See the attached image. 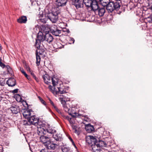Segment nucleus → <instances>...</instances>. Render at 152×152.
Instances as JSON below:
<instances>
[{"mask_svg":"<svg viewBox=\"0 0 152 152\" xmlns=\"http://www.w3.org/2000/svg\"><path fill=\"white\" fill-rule=\"evenodd\" d=\"M89 120V118H86L85 117V118L84 119V120L88 122Z\"/></svg>","mask_w":152,"mask_h":152,"instance_id":"5fc2aeb1","label":"nucleus"},{"mask_svg":"<svg viewBox=\"0 0 152 152\" xmlns=\"http://www.w3.org/2000/svg\"><path fill=\"white\" fill-rule=\"evenodd\" d=\"M138 1H137V2H136L135 1H130L128 4L125 5L128 8H129L130 10H131L136 7H138L139 4L142 3V1H140L138 3Z\"/></svg>","mask_w":152,"mask_h":152,"instance_id":"0eeeda50","label":"nucleus"},{"mask_svg":"<svg viewBox=\"0 0 152 152\" xmlns=\"http://www.w3.org/2000/svg\"><path fill=\"white\" fill-rule=\"evenodd\" d=\"M0 66L3 68H4V67H6V66L4 64V63H2V62H0Z\"/></svg>","mask_w":152,"mask_h":152,"instance_id":"49530a36","label":"nucleus"},{"mask_svg":"<svg viewBox=\"0 0 152 152\" xmlns=\"http://www.w3.org/2000/svg\"><path fill=\"white\" fill-rule=\"evenodd\" d=\"M81 115H82L81 114L76 113V114L75 115H72V117L74 118H75L77 117L80 118V116Z\"/></svg>","mask_w":152,"mask_h":152,"instance_id":"ea45409f","label":"nucleus"},{"mask_svg":"<svg viewBox=\"0 0 152 152\" xmlns=\"http://www.w3.org/2000/svg\"><path fill=\"white\" fill-rule=\"evenodd\" d=\"M88 137L90 141V142H89V144L94 152L100 150L103 147H107L110 145L109 144L110 143L108 142L100 140L95 136L89 135Z\"/></svg>","mask_w":152,"mask_h":152,"instance_id":"f03ea898","label":"nucleus"},{"mask_svg":"<svg viewBox=\"0 0 152 152\" xmlns=\"http://www.w3.org/2000/svg\"><path fill=\"white\" fill-rule=\"evenodd\" d=\"M40 152H48V149L45 148L42 149L41 150Z\"/></svg>","mask_w":152,"mask_h":152,"instance_id":"8fccbe9b","label":"nucleus"},{"mask_svg":"<svg viewBox=\"0 0 152 152\" xmlns=\"http://www.w3.org/2000/svg\"><path fill=\"white\" fill-rule=\"evenodd\" d=\"M42 78L45 83L47 85H49L51 83L50 77L48 74H45L42 76Z\"/></svg>","mask_w":152,"mask_h":152,"instance_id":"4468645a","label":"nucleus"},{"mask_svg":"<svg viewBox=\"0 0 152 152\" xmlns=\"http://www.w3.org/2000/svg\"><path fill=\"white\" fill-rule=\"evenodd\" d=\"M55 45L56 49H61L64 47V45L62 44L60 42H57Z\"/></svg>","mask_w":152,"mask_h":152,"instance_id":"c756f323","label":"nucleus"},{"mask_svg":"<svg viewBox=\"0 0 152 152\" xmlns=\"http://www.w3.org/2000/svg\"><path fill=\"white\" fill-rule=\"evenodd\" d=\"M29 72H30L31 74V75L33 77H34V76H35V75L34 73H33V71L31 70L30 71H29Z\"/></svg>","mask_w":152,"mask_h":152,"instance_id":"de8ad7c7","label":"nucleus"},{"mask_svg":"<svg viewBox=\"0 0 152 152\" xmlns=\"http://www.w3.org/2000/svg\"><path fill=\"white\" fill-rule=\"evenodd\" d=\"M145 21L147 23L148 22L150 23H152V16H150L144 19Z\"/></svg>","mask_w":152,"mask_h":152,"instance_id":"7c9ffc66","label":"nucleus"},{"mask_svg":"<svg viewBox=\"0 0 152 152\" xmlns=\"http://www.w3.org/2000/svg\"><path fill=\"white\" fill-rule=\"evenodd\" d=\"M61 103L62 104L63 106H64V105H66V102L65 100H64L63 98H61Z\"/></svg>","mask_w":152,"mask_h":152,"instance_id":"c03bdc74","label":"nucleus"},{"mask_svg":"<svg viewBox=\"0 0 152 152\" xmlns=\"http://www.w3.org/2000/svg\"><path fill=\"white\" fill-rule=\"evenodd\" d=\"M70 110L68 112V113L72 117V115H75L76 114V112L74 111V110H72V108H70Z\"/></svg>","mask_w":152,"mask_h":152,"instance_id":"e433bc0d","label":"nucleus"},{"mask_svg":"<svg viewBox=\"0 0 152 152\" xmlns=\"http://www.w3.org/2000/svg\"><path fill=\"white\" fill-rule=\"evenodd\" d=\"M23 102H24L26 103V104L27 105V108L26 109H30L29 108V107L30 106H31V105H29L27 103V102L26 101H24Z\"/></svg>","mask_w":152,"mask_h":152,"instance_id":"603ef678","label":"nucleus"},{"mask_svg":"<svg viewBox=\"0 0 152 152\" xmlns=\"http://www.w3.org/2000/svg\"><path fill=\"white\" fill-rule=\"evenodd\" d=\"M50 32L53 35L56 36H58L59 34L61 33V30H59L56 28H51L50 29Z\"/></svg>","mask_w":152,"mask_h":152,"instance_id":"ddd939ff","label":"nucleus"},{"mask_svg":"<svg viewBox=\"0 0 152 152\" xmlns=\"http://www.w3.org/2000/svg\"><path fill=\"white\" fill-rule=\"evenodd\" d=\"M7 84L9 87H13L16 85V80L13 77H10L7 81Z\"/></svg>","mask_w":152,"mask_h":152,"instance_id":"f8f14e48","label":"nucleus"},{"mask_svg":"<svg viewBox=\"0 0 152 152\" xmlns=\"http://www.w3.org/2000/svg\"><path fill=\"white\" fill-rule=\"evenodd\" d=\"M0 148L2 149V145H0Z\"/></svg>","mask_w":152,"mask_h":152,"instance_id":"69168bd1","label":"nucleus"},{"mask_svg":"<svg viewBox=\"0 0 152 152\" xmlns=\"http://www.w3.org/2000/svg\"><path fill=\"white\" fill-rule=\"evenodd\" d=\"M51 80L52 81V84L53 86H55L56 85V81L54 79V77H51Z\"/></svg>","mask_w":152,"mask_h":152,"instance_id":"37998d69","label":"nucleus"},{"mask_svg":"<svg viewBox=\"0 0 152 152\" xmlns=\"http://www.w3.org/2000/svg\"><path fill=\"white\" fill-rule=\"evenodd\" d=\"M54 108L56 110H58V108L56 106L55 107H54Z\"/></svg>","mask_w":152,"mask_h":152,"instance_id":"052dcab7","label":"nucleus"},{"mask_svg":"<svg viewBox=\"0 0 152 152\" xmlns=\"http://www.w3.org/2000/svg\"><path fill=\"white\" fill-rule=\"evenodd\" d=\"M20 70L21 72L28 79H29V77L26 73V72L24 71L23 69L22 68L20 67Z\"/></svg>","mask_w":152,"mask_h":152,"instance_id":"473e14b6","label":"nucleus"},{"mask_svg":"<svg viewBox=\"0 0 152 152\" xmlns=\"http://www.w3.org/2000/svg\"><path fill=\"white\" fill-rule=\"evenodd\" d=\"M62 150L63 152H71L70 148L69 147H64L62 148Z\"/></svg>","mask_w":152,"mask_h":152,"instance_id":"2f4dec72","label":"nucleus"},{"mask_svg":"<svg viewBox=\"0 0 152 152\" xmlns=\"http://www.w3.org/2000/svg\"><path fill=\"white\" fill-rule=\"evenodd\" d=\"M29 120L32 121V125H34L36 126L38 124V122L39 120V118H36V116L35 115H33L30 117L29 118Z\"/></svg>","mask_w":152,"mask_h":152,"instance_id":"dca6fc26","label":"nucleus"},{"mask_svg":"<svg viewBox=\"0 0 152 152\" xmlns=\"http://www.w3.org/2000/svg\"><path fill=\"white\" fill-rule=\"evenodd\" d=\"M121 1H109V2L108 3L107 8V10L108 12L111 13L114 10H119L121 7V4L118 1H120L121 2Z\"/></svg>","mask_w":152,"mask_h":152,"instance_id":"7ed1b4c3","label":"nucleus"},{"mask_svg":"<svg viewBox=\"0 0 152 152\" xmlns=\"http://www.w3.org/2000/svg\"><path fill=\"white\" fill-rule=\"evenodd\" d=\"M63 115V118L64 119L67 120L69 121L70 125H71L72 124H74V123L73 121L72 120V118H70L69 116H66L64 115Z\"/></svg>","mask_w":152,"mask_h":152,"instance_id":"bb28decb","label":"nucleus"},{"mask_svg":"<svg viewBox=\"0 0 152 152\" xmlns=\"http://www.w3.org/2000/svg\"><path fill=\"white\" fill-rule=\"evenodd\" d=\"M53 137L57 141H61L63 140L62 135L60 133L53 134Z\"/></svg>","mask_w":152,"mask_h":152,"instance_id":"a211bd4d","label":"nucleus"},{"mask_svg":"<svg viewBox=\"0 0 152 152\" xmlns=\"http://www.w3.org/2000/svg\"><path fill=\"white\" fill-rule=\"evenodd\" d=\"M45 40L50 43L53 41V38L52 35L49 33L46 34L45 35Z\"/></svg>","mask_w":152,"mask_h":152,"instance_id":"6ab92c4d","label":"nucleus"},{"mask_svg":"<svg viewBox=\"0 0 152 152\" xmlns=\"http://www.w3.org/2000/svg\"><path fill=\"white\" fill-rule=\"evenodd\" d=\"M27 21V17L26 16H22L17 19V22L20 23H25Z\"/></svg>","mask_w":152,"mask_h":152,"instance_id":"4be33fe9","label":"nucleus"},{"mask_svg":"<svg viewBox=\"0 0 152 152\" xmlns=\"http://www.w3.org/2000/svg\"><path fill=\"white\" fill-rule=\"evenodd\" d=\"M46 132H47L48 133H50L51 134H55L56 132V130L54 129H53L50 127H49L48 129H46L45 130Z\"/></svg>","mask_w":152,"mask_h":152,"instance_id":"393cba45","label":"nucleus"},{"mask_svg":"<svg viewBox=\"0 0 152 152\" xmlns=\"http://www.w3.org/2000/svg\"><path fill=\"white\" fill-rule=\"evenodd\" d=\"M36 48H37V50H36V51H37L38 52V54L39 55H43L44 54V53H45V49L44 47H41L40 46V44H39V47H37V46L35 45Z\"/></svg>","mask_w":152,"mask_h":152,"instance_id":"412c9836","label":"nucleus"},{"mask_svg":"<svg viewBox=\"0 0 152 152\" xmlns=\"http://www.w3.org/2000/svg\"><path fill=\"white\" fill-rule=\"evenodd\" d=\"M105 12V9L104 7H100L97 10L96 13L100 16H102Z\"/></svg>","mask_w":152,"mask_h":152,"instance_id":"aec40b11","label":"nucleus"},{"mask_svg":"<svg viewBox=\"0 0 152 152\" xmlns=\"http://www.w3.org/2000/svg\"><path fill=\"white\" fill-rule=\"evenodd\" d=\"M92 1L93 2L92 6L90 8L91 10H93L96 13L97 10L99 7V6L97 1Z\"/></svg>","mask_w":152,"mask_h":152,"instance_id":"9b49d317","label":"nucleus"},{"mask_svg":"<svg viewBox=\"0 0 152 152\" xmlns=\"http://www.w3.org/2000/svg\"><path fill=\"white\" fill-rule=\"evenodd\" d=\"M3 147L2 146V149L0 148V152H3Z\"/></svg>","mask_w":152,"mask_h":152,"instance_id":"bf43d9fd","label":"nucleus"},{"mask_svg":"<svg viewBox=\"0 0 152 152\" xmlns=\"http://www.w3.org/2000/svg\"><path fill=\"white\" fill-rule=\"evenodd\" d=\"M138 7V9L137 10H136V15H140V14H141V15L142 14V12H141L142 10L140 8Z\"/></svg>","mask_w":152,"mask_h":152,"instance_id":"58836bf2","label":"nucleus"},{"mask_svg":"<svg viewBox=\"0 0 152 152\" xmlns=\"http://www.w3.org/2000/svg\"><path fill=\"white\" fill-rule=\"evenodd\" d=\"M25 67L27 69V70L29 72L31 70L29 66L27 64H25Z\"/></svg>","mask_w":152,"mask_h":152,"instance_id":"79ce46f5","label":"nucleus"},{"mask_svg":"<svg viewBox=\"0 0 152 152\" xmlns=\"http://www.w3.org/2000/svg\"><path fill=\"white\" fill-rule=\"evenodd\" d=\"M10 108L12 113L13 114H17L18 113H20V109L19 106H12Z\"/></svg>","mask_w":152,"mask_h":152,"instance_id":"2eb2a0df","label":"nucleus"},{"mask_svg":"<svg viewBox=\"0 0 152 152\" xmlns=\"http://www.w3.org/2000/svg\"><path fill=\"white\" fill-rule=\"evenodd\" d=\"M52 86L50 85L49 86V87H48L49 89H51V90H52Z\"/></svg>","mask_w":152,"mask_h":152,"instance_id":"13d9d810","label":"nucleus"},{"mask_svg":"<svg viewBox=\"0 0 152 152\" xmlns=\"http://www.w3.org/2000/svg\"><path fill=\"white\" fill-rule=\"evenodd\" d=\"M15 98L16 100L18 102H23L24 100H23L21 96L19 94H17L15 95Z\"/></svg>","mask_w":152,"mask_h":152,"instance_id":"a878e982","label":"nucleus"},{"mask_svg":"<svg viewBox=\"0 0 152 152\" xmlns=\"http://www.w3.org/2000/svg\"><path fill=\"white\" fill-rule=\"evenodd\" d=\"M74 146V147H75L76 148H77V147H76V145H75V146Z\"/></svg>","mask_w":152,"mask_h":152,"instance_id":"338daca9","label":"nucleus"},{"mask_svg":"<svg viewBox=\"0 0 152 152\" xmlns=\"http://www.w3.org/2000/svg\"><path fill=\"white\" fill-rule=\"evenodd\" d=\"M5 68L6 69L8 74H10L11 76L13 75V73L12 70L9 65L6 66Z\"/></svg>","mask_w":152,"mask_h":152,"instance_id":"cd10ccee","label":"nucleus"},{"mask_svg":"<svg viewBox=\"0 0 152 152\" xmlns=\"http://www.w3.org/2000/svg\"><path fill=\"white\" fill-rule=\"evenodd\" d=\"M64 110V111L66 112H67L68 113V112L70 110V108H69L68 107L67 104L64 105V106H63Z\"/></svg>","mask_w":152,"mask_h":152,"instance_id":"c9c22d12","label":"nucleus"},{"mask_svg":"<svg viewBox=\"0 0 152 152\" xmlns=\"http://www.w3.org/2000/svg\"><path fill=\"white\" fill-rule=\"evenodd\" d=\"M60 13V10L58 7H52L50 10L46 12L45 14V18H39V20L43 23L46 22L49 19L52 22L55 23L58 20V15Z\"/></svg>","mask_w":152,"mask_h":152,"instance_id":"f257e3e1","label":"nucleus"},{"mask_svg":"<svg viewBox=\"0 0 152 152\" xmlns=\"http://www.w3.org/2000/svg\"><path fill=\"white\" fill-rule=\"evenodd\" d=\"M36 63L37 66H39L40 64V63L41 60V58L40 55L38 54V52L37 51H36Z\"/></svg>","mask_w":152,"mask_h":152,"instance_id":"b1692460","label":"nucleus"},{"mask_svg":"<svg viewBox=\"0 0 152 152\" xmlns=\"http://www.w3.org/2000/svg\"><path fill=\"white\" fill-rule=\"evenodd\" d=\"M67 1H56V4L58 7H62L65 5Z\"/></svg>","mask_w":152,"mask_h":152,"instance_id":"5701e85b","label":"nucleus"},{"mask_svg":"<svg viewBox=\"0 0 152 152\" xmlns=\"http://www.w3.org/2000/svg\"><path fill=\"white\" fill-rule=\"evenodd\" d=\"M45 35L43 33L39 31L37 34V38L36 39V42L35 45L37 46V47L39 48V44H41V42H43L45 40Z\"/></svg>","mask_w":152,"mask_h":152,"instance_id":"423d86ee","label":"nucleus"},{"mask_svg":"<svg viewBox=\"0 0 152 152\" xmlns=\"http://www.w3.org/2000/svg\"><path fill=\"white\" fill-rule=\"evenodd\" d=\"M47 149L50 150H55L58 146L57 145L52 142L50 140L45 145Z\"/></svg>","mask_w":152,"mask_h":152,"instance_id":"9d476101","label":"nucleus"},{"mask_svg":"<svg viewBox=\"0 0 152 152\" xmlns=\"http://www.w3.org/2000/svg\"><path fill=\"white\" fill-rule=\"evenodd\" d=\"M99 1L101 2L102 5L103 7L105 8V7H106L107 9L108 3L107 2H104V1Z\"/></svg>","mask_w":152,"mask_h":152,"instance_id":"f704fd0d","label":"nucleus"},{"mask_svg":"<svg viewBox=\"0 0 152 152\" xmlns=\"http://www.w3.org/2000/svg\"><path fill=\"white\" fill-rule=\"evenodd\" d=\"M85 129L88 133L92 132L94 131V126L91 125L90 124L85 125Z\"/></svg>","mask_w":152,"mask_h":152,"instance_id":"f3484780","label":"nucleus"},{"mask_svg":"<svg viewBox=\"0 0 152 152\" xmlns=\"http://www.w3.org/2000/svg\"><path fill=\"white\" fill-rule=\"evenodd\" d=\"M33 111L32 109H23L21 111L23 116L26 118H30L31 116V112H32Z\"/></svg>","mask_w":152,"mask_h":152,"instance_id":"1a4fd4ad","label":"nucleus"},{"mask_svg":"<svg viewBox=\"0 0 152 152\" xmlns=\"http://www.w3.org/2000/svg\"><path fill=\"white\" fill-rule=\"evenodd\" d=\"M70 126H71L72 129L73 130H75V133H78L79 131L77 129V127L76 125H74V124H72Z\"/></svg>","mask_w":152,"mask_h":152,"instance_id":"72a5a7b5","label":"nucleus"},{"mask_svg":"<svg viewBox=\"0 0 152 152\" xmlns=\"http://www.w3.org/2000/svg\"><path fill=\"white\" fill-rule=\"evenodd\" d=\"M58 113L60 114L61 115L63 118V115H64L63 113L61 112V111L59 110L58 108V110H56Z\"/></svg>","mask_w":152,"mask_h":152,"instance_id":"a18cd8bd","label":"nucleus"},{"mask_svg":"<svg viewBox=\"0 0 152 152\" xmlns=\"http://www.w3.org/2000/svg\"><path fill=\"white\" fill-rule=\"evenodd\" d=\"M1 49H2L1 46V44H0V50H1Z\"/></svg>","mask_w":152,"mask_h":152,"instance_id":"0e129e2a","label":"nucleus"},{"mask_svg":"<svg viewBox=\"0 0 152 152\" xmlns=\"http://www.w3.org/2000/svg\"><path fill=\"white\" fill-rule=\"evenodd\" d=\"M37 133L40 136V141L42 142L45 145L50 140V138L48 136L45 135L46 134V131L44 128H38Z\"/></svg>","mask_w":152,"mask_h":152,"instance_id":"20e7f679","label":"nucleus"},{"mask_svg":"<svg viewBox=\"0 0 152 152\" xmlns=\"http://www.w3.org/2000/svg\"><path fill=\"white\" fill-rule=\"evenodd\" d=\"M18 88L15 89L13 91H12V92L13 94H14L17 93L18 92Z\"/></svg>","mask_w":152,"mask_h":152,"instance_id":"3c124183","label":"nucleus"},{"mask_svg":"<svg viewBox=\"0 0 152 152\" xmlns=\"http://www.w3.org/2000/svg\"><path fill=\"white\" fill-rule=\"evenodd\" d=\"M70 41L71 42L70 43H74L75 42V40L73 38H70Z\"/></svg>","mask_w":152,"mask_h":152,"instance_id":"09e8293b","label":"nucleus"},{"mask_svg":"<svg viewBox=\"0 0 152 152\" xmlns=\"http://www.w3.org/2000/svg\"><path fill=\"white\" fill-rule=\"evenodd\" d=\"M49 100L50 101V104H53V101L51 100V99L50 98H49Z\"/></svg>","mask_w":152,"mask_h":152,"instance_id":"6e6d98bb","label":"nucleus"},{"mask_svg":"<svg viewBox=\"0 0 152 152\" xmlns=\"http://www.w3.org/2000/svg\"><path fill=\"white\" fill-rule=\"evenodd\" d=\"M27 120H24L23 121V123L25 126H29L32 125V122L29 120V118H26Z\"/></svg>","mask_w":152,"mask_h":152,"instance_id":"c85d7f7f","label":"nucleus"},{"mask_svg":"<svg viewBox=\"0 0 152 152\" xmlns=\"http://www.w3.org/2000/svg\"><path fill=\"white\" fill-rule=\"evenodd\" d=\"M71 142H72V145H73V144H75V143H74V142L73 140Z\"/></svg>","mask_w":152,"mask_h":152,"instance_id":"e2e57ef3","label":"nucleus"},{"mask_svg":"<svg viewBox=\"0 0 152 152\" xmlns=\"http://www.w3.org/2000/svg\"><path fill=\"white\" fill-rule=\"evenodd\" d=\"M58 91H56V94L58 93L61 94H63L64 93H67V92L66 91L68 90L69 88V87L67 86H64L62 85H61L60 87H58Z\"/></svg>","mask_w":152,"mask_h":152,"instance_id":"6e6552de","label":"nucleus"},{"mask_svg":"<svg viewBox=\"0 0 152 152\" xmlns=\"http://www.w3.org/2000/svg\"><path fill=\"white\" fill-rule=\"evenodd\" d=\"M44 15L43 12H39V14L38 15V17L39 18H43Z\"/></svg>","mask_w":152,"mask_h":152,"instance_id":"a19ab883","label":"nucleus"},{"mask_svg":"<svg viewBox=\"0 0 152 152\" xmlns=\"http://www.w3.org/2000/svg\"><path fill=\"white\" fill-rule=\"evenodd\" d=\"M67 33H69V30H68L67 31Z\"/></svg>","mask_w":152,"mask_h":152,"instance_id":"774afa93","label":"nucleus"},{"mask_svg":"<svg viewBox=\"0 0 152 152\" xmlns=\"http://www.w3.org/2000/svg\"><path fill=\"white\" fill-rule=\"evenodd\" d=\"M72 4L74 5L76 8L78 9L81 7V4L83 3H84L86 7L88 9L91 8V6L93 2L92 1H87L84 2V1H72Z\"/></svg>","mask_w":152,"mask_h":152,"instance_id":"39448f33","label":"nucleus"},{"mask_svg":"<svg viewBox=\"0 0 152 152\" xmlns=\"http://www.w3.org/2000/svg\"><path fill=\"white\" fill-rule=\"evenodd\" d=\"M38 98L39 99L40 101L41 102V103L43 104L45 106L47 105V104L46 102H45V101L40 96H38Z\"/></svg>","mask_w":152,"mask_h":152,"instance_id":"4c0bfd02","label":"nucleus"},{"mask_svg":"<svg viewBox=\"0 0 152 152\" xmlns=\"http://www.w3.org/2000/svg\"><path fill=\"white\" fill-rule=\"evenodd\" d=\"M69 139L71 142H72L73 141V139L70 137H69Z\"/></svg>","mask_w":152,"mask_h":152,"instance_id":"4d7b16f0","label":"nucleus"},{"mask_svg":"<svg viewBox=\"0 0 152 152\" xmlns=\"http://www.w3.org/2000/svg\"><path fill=\"white\" fill-rule=\"evenodd\" d=\"M33 78H34L37 82H38L39 81L38 78L36 76L33 77Z\"/></svg>","mask_w":152,"mask_h":152,"instance_id":"864d4df0","label":"nucleus"},{"mask_svg":"<svg viewBox=\"0 0 152 152\" xmlns=\"http://www.w3.org/2000/svg\"><path fill=\"white\" fill-rule=\"evenodd\" d=\"M121 13V11H119L117 13L118 14H120Z\"/></svg>","mask_w":152,"mask_h":152,"instance_id":"680f3d73","label":"nucleus"}]
</instances>
